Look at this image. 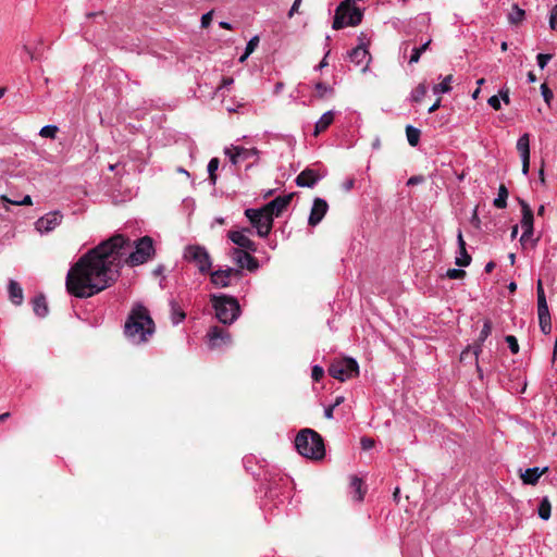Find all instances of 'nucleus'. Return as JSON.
<instances>
[{"label":"nucleus","instance_id":"nucleus-1","mask_svg":"<svg viewBox=\"0 0 557 557\" xmlns=\"http://www.w3.org/2000/svg\"><path fill=\"white\" fill-rule=\"evenodd\" d=\"M154 252L153 240L149 236L132 243L122 234L113 235L72 265L66 274V290L74 297L89 298L114 284L124 264H144Z\"/></svg>","mask_w":557,"mask_h":557},{"label":"nucleus","instance_id":"nucleus-2","mask_svg":"<svg viewBox=\"0 0 557 557\" xmlns=\"http://www.w3.org/2000/svg\"><path fill=\"white\" fill-rule=\"evenodd\" d=\"M156 331L154 322L150 317L148 309L138 304L135 305L124 325L126 338L135 345L145 344Z\"/></svg>","mask_w":557,"mask_h":557},{"label":"nucleus","instance_id":"nucleus-3","mask_svg":"<svg viewBox=\"0 0 557 557\" xmlns=\"http://www.w3.org/2000/svg\"><path fill=\"white\" fill-rule=\"evenodd\" d=\"M295 446L301 456L309 459L320 460L325 455L321 435L311 429H304L297 434Z\"/></svg>","mask_w":557,"mask_h":557},{"label":"nucleus","instance_id":"nucleus-4","mask_svg":"<svg viewBox=\"0 0 557 557\" xmlns=\"http://www.w3.org/2000/svg\"><path fill=\"white\" fill-rule=\"evenodd\" d=\"M212 307L216 319L223 324L234 323L240 314V306L236 298L227 295H212Z\"/></svg>","mask_w":557,"mask_h":557},{"label":"nucleus","instance_id":"nucleus-5","mask_svg":"<svg viewBox=\"0 0 557 557\" xmlns=\"http://www.w3.org/2000/svg\"><path fill=\"white\" fill-rule=\"evenodd\" d=\"M361 20L362 12L359 8L341 3L336 9L332 27L334 29H342L345 26H357L361 23Z\"/></svg>","mask_w":557,"mask_h":557},{"label":"nucleus","instance_id":"nucleus-6","mask_svg":"<svg viewBox=\"0 0 557 557\" xmlns=\"http://www.w3.org/2000/svg\"><path fill=\"white\" fill-rule=\"evenodd\" d=\"M184 259L194 263L200 273H209L212 267V260L208 250L200 245H189L184 250Z\"/></svg>","mask_w":557,"mask_h":557},{"label":"nucleus","instance_id":"nucleus-7","mask_svg":"<svg viewBox=\"0 0 557 557\" xmlns=\"http://www.w3.org/2000/svg\"><path fill=\"white\" fill-rule=\"evenodd\" d=\"M245 215L257 230V234L260 237H267L270 234L273 226V218L263 207L261 209H246Z\"/></svg>","mask_w":557,"mask_h":557},{"label":"nucleus","instance_id":"nucleus-8","mask_svg":"<svg viewBox=\"0 0 557 557\" xmlns=\"http://www.w3.org/2000/svg\"><path fill=\"white\" fill-rule=\"evenodd\" d=\"M358 373L359 366L354 358L334 360L329 368V374L341 382L357 376Z\"/></svg>","mask_w":557,"mask_h":557},{"label":"nucleus","instance_id":"nucleus-9","mask_svg":"<svg viewBox=\"0 0 557 557\" xmlns=\"http://www.w3.org/2000/svg\"><path fill=\"white\" fill-rule=\"evenodd\" d=\"M251 251H247L239 248H233L230 252L233 261L238 265V269H247L249 271H256L259 268V263L255 257L251 256Z\"/></svg>","mask_w":557,"mask_h":557},{"label":"nucleus","instance_id":"nucleus-10","mask_svg":"<svg viewBox=\"0 0 557 557\" xmlns=\"http://www.w3.org/2000/svg\"><path fill=\"white\" fill-rule=\"evenodd\" d=\"M207 338L210 348H221L232 342L230 332L221 326H211L207 333Z\"/></svg>","mask_w":557,"mask_h":557},{"label":"nucleus","instance_id":"nucleus-11","mask_svg":"<svg viewBox=\"0 0 557 557\" xmlns=\"http://www.w3.org/2000/svg\"><path fill=\"white\" fill-rule=\"evenodd\" d=\"M248 233H251L249 228H243L240 231H230L227 233L228 239L234 243L239 249L255 252L257 251V245L248 237Z\"/></svg>","mask_w":557,"mask_h":557},{"label":"nucleus","instance_id":"nucleus-12","mask_svg":"<svg viewBox=\"0 0 557 557\" xmlns=\"http://www.w3.org/2000/svg\"><path fill=\"white\" fill-rule=\"evenodd\" d=\"M243 272L239 269L227 268L211 272V283L216 287H227L231 285V277L239 278Z\"/></svg>","mask_w":557,"mask_h":557},{"label":"nucleus","instance_id":"nucleus-13","mask_svg":"<svg viewBox=\"0 0 557 557\" xmlns=\"http://www.w3.org/2000/svg\"><path fill=\"white\" fill-rule=\"evenodd\" d=\"M63 215L60 211H52L39 218L36 223V230L40 233H49L61 224Z\"/></svg>","mask_w":557,"mask_h":557},{"label":"nucleus","instance_id":"nucleus-14","mask_svg":"<svg viewBox=\"0 0 557 557\" xmlns=\"http://www.w3.org/2000/svg\"><path fill=\"white\" fill-rule=\"evenodd\" d=\"M516 147L521 158L522 173L528 175L530 170V135L528 133L521 135Z\"/></svg>","mask_w":557,"mask_h":557},{"label":"nucleus","instance_id":"nucleus-15","mask_svg":"<svg viewBox=\"0 0 557 557\" xmlns=\"http://www.w3.org/2000/svg\"><path fill=\"white\" fill-rule=\"evenodd\" d=\"M348 57L352 63L356 65L362 66L361 71L364 73L369 69V64L371 62V54L368 51L367 47L363 44H360L356 48H354Z\"/></svg>","mask_w":557,"mask_h":557},{"label":"nucleus","instance_id":"nucleus-16","mask_svg":"<svg viewBox=\"0 0 557 557\" xmlns=\"http://www.w3.org/2000/svg\"><path fill=\"white\" fill-rule=\"evenodd\" d=\"M327 210V202L322 198H315L311 207L308 224L311 226H317L325 216Z\"/></svg>","mask_w":557,"mask_h":557},{"label":"nucleus","instance_id":"nucleus-17","mask_svg":"<svg viewBox=\"0 0 557 557\" xmlns=\"http://www.w3.org/2000/svg\"><path fill=\"white\" fill-rule=\"evenodd\" d=\"M325 173H320L313 169H305L301 171L296 177V184L299 187H313L322 177H324Z\"/></svg>","mask_w":557,"mask_h":557},{"label":"nucleus","instance_id":"nucleus-18","mask_svg":"<svg viewBox=\"0 0 557 557\" xmlns=\"http://www.w3.org/2000/svg\"><path fill=\"white\" fill-rule=\"evenodd\" d=\"M293 197V193L284 196H278L269 203H267L263 208L271 214L272 218L278 216L290 203Z\"/></svg>","mask_w":557,"mask_h":557},{"label":"nucleus","instance_id":"nucleus-19","mask_svg":"<svg viewBox=\"0 0 557 557\" xmlns=\"http://www.w3.org/2000/svg\"><path fill=\"white\" fill-rule=\"evenodd\" d=\"M258 150L255 148L247 149L239 146H233L225 149V154L230 157V160L233 164H237L240 161L250 158L251 156H256Z\"/></svg>","mask_w":557,"mask_h":557},{"label":"nucleus","instance_id":"nucleus-20","mask_svg":"<svg viewBox=\"0 0 557 557\" xmlns=\"http://www.w3.org/2000/svg\"><path fill=\"white\" fill-rule=\"evenodd\" d=\"M519 203H520L521 213H522V219H521V227H522V230L534 231V227H533L534 215H533L532 209L522 199H519Z\"/></svg>","mask_w":557,"mask_h":557},{"label":"nucleus","instance_id":"nucleus-21","mask_svg":"<svg viewBox=\"0 0 557 557\" xmlns=\"http://www.w3.org/2000/svg\"><path fill=\"white\" fill-rule=\"evenodd\" d=\"M547 470V468L540 469L537 467L529 468L521 473L520 478L524 484L535 485L539 482L541 475Z\"/></svg>","mask_w":557,"mask_h":557},{"label":"nucleus","instance_id":"nucleus-22","mask_svg":"<svg viewBox=\"0 0 557 557\" xmlns=\"http://www.w3.org/2000/svg\"><path fill=\"white\" fill-rule=\"evenodd\" d=\"M351 496L355 500L361 502L366 491L363 490V482L360 478L354 475L350 478Z\"/></svg>","mask_w":557,"mask_h":557},{"label":"nucleus","instance_id":"nucleus-23","mask_svg":"<svg viewBox=\"0 0 557 557\" xmlns=\"http://www.w3.org/2000/svg\"><path fill=\"white\" fill-rule=\"evenodd\" d=\"M492 333V322L491 320H485L483 323V327L479 334L478 343L474 346V355L478 357L479 354L482 351V344L486 341V338Z\"/></svg>","mask_w":557,"mask_h":557},{"label":"nucleus","instance_id":"nucleus-24","mask_svg":"<svg viewBox=\"0 0 557 557\" xmlns=\"http://www.w3.org/2000/svg\"><path fill=\"white\" fill-rule=\"evenodd\" d=\"M9 297L10 300L18 306L23 302V289L16 281L11 280L9 283Z\"/></svg>","mask_w":557,"mask_h":557},{"label":"nucleus","instance_id":"nucleus-25","mask_svg":"<svg viewBox=\"0 0 557 557\" xmlns=\"http://www.w3.org/2000/svg\"><path fill=\"white\" fill-rule=\"evenodd\" d=\"M334 121V112L327 111L317 121L314 125V135H319L324 132Z\"/></svg>","mask_w":557,"mask_h":557},{"label":"nucleus","instance_id":"nucleus-26","mask_svg":"<svg viewBox=\"0 0 557 557\" xmlns=\"http://www.w3.org/2000/svg\"><path fill=\"white\" fill-rule=\"evenodd\" d=\"M170 308H171V321L174 325H177L182 321H184V319L186 318V314L177 301L172 299L170 301Z\"/></svg>","mask_w":557,"mask_h":557},{"label":"nucleus","instance_id":"nucleus-27","mask_svg":"<svg viewBox=\"0 0 557 557\" xmlns=\"http://www.w3.org/2000/svg\"><path fill=\"white\" fill-rule=\"evenodd\" d=\"M540 329L544 334L552 332V320L548 309L537 310Z\"/></svg>","mask_w":557,"mask_h":557},{"label":"nucleus","instance_id":"nucleus-28","mask_svg":"<svg viewBox=\"0 0 557 557\" xmlns=\"http://www.w3.org/2000/svg\"><path fill=\"white\" fill-rule=\"evenodd\" d=\"M33 309L34 312L40 318H44L48 314V306L45 296L39 295L34 298Z\"/></svg>","mask_w":557,"mask_h":557},{"label":"nucleus","instance_id":"nucleus-29","mask_svg":"<svg viewBox=\"0 0 557 557\" xmlns=\"http://www.w3.org/2000/svg\"><path fill=\"white\" fill-rule=\"evenodd\" d=\"M453 75H447L444 79L433 86L432 90L434 95L447 94L451 90Z\"/></svg>","mask_w":557,"mask_h":557},{"label":"nucleus","instance_id":"nucleus-30","mask_svg":"<svg viewBox=\"0 0 557 557\" xmlns=\"http://www.w3.org/2000/svg\"><path fill=\"white\" fill-rule=\"evenodd\" d=\"M552 505L548 497H543L539 504L537 513L539 517L543 520H548L550 518Z\"/></svg>","mask_w":557,"mask_h":557},{"label":"nucleus","instance_id":"nucleus-31","mask_svg":"<svg viewBox=\"0 0 557 557\" xmlns=\"http://www.w3.org/2000/svg\"><path fill=\"white\" fill-rule=\"evenodd\" d=\"M507 198H508V189L502 184L498 188V195L494 199V206L498 209H504L507 207Z\"/></svg>","mask_w":557,"mask_h":557},{"label":"nucleus","instance_id":"nucleus-32","mask_svg":"<svg viewBox=\"0 0 557 557\" xmlns=\"http://www.w3.org/2000/svg\"><path fill=\"white\" fill-rule=\"evenodd\" d=\"M420 135H421V132L419 128H417L412 125L406 126V136H407V140L410 146L416 147L419 144Z\"/></svg>","mask_w":557,"mask_h":557},{"label":"nucleus","instance_id":"nucleus-33","mask_svg":"<svg viewBox=\"0 0 557 557\" xmlns=\"http://www.w3.org/2000/svg\"><path fill=\"white\" fill-rule=\"evenodd\" d=\"M525 15L524 10L520 9L517 4H513L511 12L508 14V20L511 24H519L523 21Z\"/></svg>","mask_w":557,"mask_h":557},{"label":"nucleus","instance_id":"nucleus-34","mask_svg":"<svg viewBox=\"0 0 557 557\" xmlns=\"http://www.w3.org/2000/svg\"><path fill=\"white\" fill-rule=\"evenodd\" d=\"M536 295H537V310L548 309L545 292L543 288L542 281L539 280L536 284Z\"/></svg>","mask_w":557,"mask_h":557},{"label":"nucleus","instance_id":"nucleus-35","mask_svg":"<svg viewBox=\"0 0 557 557\" xmlns=\"http://www.w3.org/2000/svg\"><path fill=\"white\" fill-rule=\"evenodd\" d=\"M426 85L424 83H420L410 94V101L420 102L424 96L426 95Z\"/></svg>","mask_w":557,"mask_h":557},{"label":"nucleus","instance_id":"nucleus-36","mask_svg":"<svg viewBox=\"0 0 557 557\" xmlns=\"http://www.w3.org/2000/svg\"><path fill=\"white\" fill-rule=\"evenodd\" d=\"M431 44V39H429L428 41H425L422 46L420 47H416L412 49V53H411V57L409 59V64H414V63H418L420 58H421V54L428 50L429 46Z\"/></svg>","mask_w":557,"mask_h":557},{"label":"nucleus","instance_id":"nucleus-37","mask_svg":"<svg viewBox=\"0 0 557 557\" xmlns=\"http://www.w3.org/2000/svg\"><path fill=\"white\" fill-rule=\"evenodd\" d=\"M219 164H220V162H219L218 158H212L208 163L207 169H208L209 181H210L211 185H215V183H216L218 176H216L215 172L219 169Z\"/></svg>","mask_w":557,"mask_h":557},{"label":"nucleus","instance_id":"nucleus-38","mask_svg":"<svg viewBox=\"0 0 557 557\" xmlns=\"http://www.w3.org/2000/svg\"><path fill=\"white\" fill-rule=\"evenodd\" d=\"M58 132L59 127L57 125L49 124L40 128L39 135L44 138L54 139Z\"/></svg>","mask_w":557,"mask_h":557},{"label":"nucleus","instance_id":"nucleus-39","mask_svg":"<svg viewBox=\"0 0 557 557\" xmlns=\"http://www.w3.org/2000/svg\"><path fill=\"white\" fill-rule=\"evenodd\" d=\"M471 256L467 252V249L459 250V256L456 257L455 263L458 267H468L471 263Z\"/></svg>","mask_w":557,"mask_h":557},{"label":"nucleus","instance_id":"nucleus-40","mask_svg":"<svg viewBox=\"0 0 557 557\" xmlns=\"http://www.w3.org/2000/svg\"><path fill=\"white\" fill-rule=\"evenodd\" d=\"M314 89L317 90L319 98H323L326 95H331L333 92V88L331 86L321 82L314 84Z\"/></svg>","mask_w":557,"mask_h":557},{"label":"nucleus","instance_id":"nucleus-41","mask_svg":"<svg viewBox=\"0 0 557 557\" xmlns=\"http://www.w3.org/2000/svg\"><path fill=\"white\" fill-rule=\"evenodd\" d=\"M506 343L508 344V347L512 354L519 352V344L517 338L513 335H507L505 337Z\"/></svg>","mask_w":557,"mask_h":557},{"label":"nucleus","instance_id":"nucleus-42","mask_svg":"<svg viewBox=\"0 0 557 557\" xmlns=\"http://www.w3.org/2000/svg\"><path fill=\"white\" fill-rule=\"evenodd\" d=\"M466 275V271L462 269H448L446 276L451 280L462 278Z\"/></svg>","mask_w":557,"mask_h":557},{"label":"nucleus","instance_id":"nucleus-43","mask_svg":"<svg viewBox=\"0 0 557 557\" xmlns=\"http://www.w3.org/2000/svg\"><path fill=\"white\" fill-rule=\"evenodd\" d=\"M541 92L544 98V101L547 103V106H550L554 95L546 84L541 85Z\"/></svg>","mask_w":557,"mask_h":557},{"label":"nucleus","instance_id":"nucleus-44","mask_svg":"<svg viewBox=\"0 0 557 557\" xmlns=\"http://www.w3.org/2000/svg\"><path fill=\"white\" fill-rule=\"evenodd\" d=\"M553 55L552 54H548V53H539L537 57H536V60H537V65L540 66V69H544L547 63L552 60Z\"/></svg>","mask_w":557,"mask_h":557},{"label":"nucleus","instance_id":"nucleus-45","mask_svg":"<svg viewBox=\"0 0 557 557\" xmlns=\"http://www.w3.org/2000/svg\"><path fill=\"white\" fill-rule=\"evenodd\" d=\"M323 374L324 370L322 367L318 364L312 367L311 376L313 381L319 382L323 377Z\"/></svg>","mask_w":557,"mask_h":557},{"label":"nucleus","instance_id":"nucleus-46","mask_svg":"<svg viewBox=\"0 0 557 557\" xmlns=\"http://www.w3.org/2000/svg\"><path fill=\"white\" fill-rule=\"evenodd\" d=\"M259 44V37L258 36H255L252 37L246 45V48L245 50L248 52V53H252L255 51V49L257 48Z\"/></svg>","mask_w":557,"mask_h":557},{"label":"nucleus","instance_id":"nucleus-47","mask_svg":"<svg viewBox=\"0 0 557 557\" xmlns=\"http://www.w3.org/2000/svg\"><path fill=\"white\" fill-rule=\"evenodd\" d=\"M355 187V178L354 177H347L342 183V188L344 191L349 193Z\"/></svg>","mask_w":557,"mask_h":557},{"label":"nucleus","instance_id":"nucleus-48","mask_svg":"<svg viewBox=\"0 0 557 557\" xmlns=\"http://www.w3.org/2000/svg\"><path fill=\"white\" fill-rule=\"evenodd\" d=\"M360 444H361L362 449L368 450L374 446V440L364 436V437H361Z\"/></svg>","mask_w":557,"mask_h":557},{"label":"nucleus","instance_id":"nucleus-49","mask_svg":"<svg viewBox=\"0 0 557 557\" xmlns=\"http://www.w3.org/2000/svg\"><path fill=\"white\" fill-rule=\"evenodd\" d=\"M487 103L494 109L499 110L502 108L500 106V99L498 96H492L488 98Z\"/></svg>","mask_w":557,"mask_h":557},{"label":"nucleus","instance_id":"nucleus-50","mask_svg":"<svg viewBox=\"0 0 557 557\" xmlns=\"http://www.w3.org/2000/svg\"><path fill=\"white\" fill-rule=\"evenodd\" d=\"M424 181V177L422 175H414V176H411L408 181H407V185L408 186H412V185H417V184H420Z\"/></svg>","mask_w":557,"mask_h":557},{"label":"nucleus","instance_id":"nucleus-51","mask_svg":"<svg viewBox=\"0 0 557 557\" xmlns=\"http://www.w3.org/2000/svg\"><path fill=\"white\" fill-rule=\"evenodd\" d=\"M212 20V12H208L201 16V26L208 27Z\"/></svg>","mask_w":557,"mask_h":557},{"label":"nucleus","instance_id":"nucleus-52","mask_svg":"<svg viewBox=\"0 0 557 557\" xmlns=\"http://www.w3.org/2000/svg\"><path fill=\"white\" fill-rule=\"evenodd\" d=\"M499 97L502 98V100L506 103V104H509L510 102V98H509V89L508 88H502L499 90Z\"/></svg>","mask_w":557,"mask_h":557},{"label":"nucleus","instance_id":"nucleus-53","mask_svg":"<svg viewBox=\"0 0 557 557\" xmlns=\"http://www.w3.org/2000/svg\"><path fill=\"white\" fill-rule=\"evenodd\" d=\"M457 240H458V249L459 250H463L465 251V248H466V242L463 239V236H462V232L461 230L458 231V234H457Z\"/></svg>","mask_w":557,"mask_h":557},{"label":"nucleus","instance_id":"nucleus-54","mask_svg":"<svg viewBox=\"0 0 557 557\" xmlns=\"http://www.w3.org/2000/svg\"><path fill=\"white\" fill-rule=\"evenodd\" d=\"M300 3H301V0H295L289 12H288V17H292L295 13L298 12V9L300 7Z\"/></svg>","mask_w":557,"mask_h":557},{"label":"nucleus","instance_id":"nucleus-55","mask_svg":"<svg viewBox=\"0 0 557 557\" xmlns=\"http://www.w3.org/2000/svg\"><path fill=\"white\" fill-rule=\"evenodd\" d=\"M32 203L33 202L30 196L26 195L22 200H20V202H15V206H30Z\"/></svg>","mask_w":557,"mask_h":557},{"label":"nucleus","instance_id":"nucleus-56","mask_svg":"<svg viewBox=\"0 0 557 557\" xmlns=\"http://www.w3.org/2000/svg\"><path fill=\"white\" fill-rule=\"evenodd\" d=\"M532 235H533V231L523 230V233L520 237L521 244L523 245Z\"/></svg>","mask_w":557,"mask_h":557},{"label":"nucleus","instance_id":"nucleus-57","mask_svg":"<svg viewBox=\"0 0 557 557\" xmlns=\"http://www.w3.org/2000/svg\"><path fill=\"white\" fill-rule=\"evenodd\" d=\"M233 83H234V79L232 77H223L222 78V84H221V86L218 89L220 90V89H222L224 87L231 86Z\"/></svg>","mask_w":557,"mask_h":557},{"label":"nucleus","instance_id":"nucleus-58","mask_svg":"<svg viewBox=\"0 0 557 557\" xmlns=\"http://www.w3.org/2000/svg\"><path fill=\"white\" fill-rule=\"evenodd\" d=\"M334 409H335V408H334V406H332V405H331V406H329V407H326V408L324 409V417H325L326 419H332V418H333Z\"/></svg>","mask_w":557,"mask_h":557},{"label":"nucleus","instance_id":"nucleus-59","mask_svg":"<svg viewBox=\"0 0 557 557\" xmlns=\"http://www.w3.org/2000/svg\"><path fill=\"white\" fill-rule=\"evenodd\" d=\"M441 107V99L438 98L430 108L429 113L435 112Z\"/></svg>","mask_w":557,"mask_h":557},{"label":"nucleus","instance_id":"nucleus-60","mask_svg":"<svg viewBox=\"0 0 557 557\" xmlns=\"http://www.w3.org/2000/svg\"><path fill=\"white\" fill-rule=\"evenodd\" d=\"M549 27L552 29H556V27H557V16L552 15V14L549 15Z\"/></svg>","mask_w":557,"mask_h":557},{"label":"nucleus","instance_id":"nucleus-61","mask_svg":"<svg viewBox=\"0 0 557 557\" xmlns=\"http://www.w3.org/2000/svg\"><path fill=\"white\" fill-rule=\"evenodd\" d=\"M495 268V263L493 261H490L485 264L484 271L486 273H491Z\"/></svg>","mask_w":557,"mask_h":557},{"label":"nucleus","instance_id":"nucleus-62","mask_svg":"<svg viewBox=\"0 0 557 557\" xmlns=\"http://www.w3.org/2000/svg\"><path fill=\"white\" fill-rule=\"evenodd\" d=\"M329 55V52L325 54V57L321 60V62L319 63V65L317 66L318 70H321L325 66H327V61H326V57Z\"/></svg>","mask_w":557,"mask_h":557},{"label":"nucleus","instance_id":"nucleus-63","mask_svg":"<svg viewBox=\"0 0 557 557\" xmlns=\"http://www.w3.org/2000/svg\"><path fill=\"white\" fill-rule=\"evenodd\" d=\"M528 82L529 83H535L536 82V76L533 72H529L528 73Z\"/></svg>","mask_w":557,"mask_h":557},{"label":"nucleus","instance_id":"nucleus-64","mask_svg":"<svg viewBox=\"0 0 557 557\" xmlns=\"http://www.w3.org/2000/svg\"><path fill=\"white\" fill-rule=\"evenodd\" d=\"M557 357V338L555 339L554 349H553V361Z\"/></svg>","mask_w":557,"mask_h":557}]
</instances>
